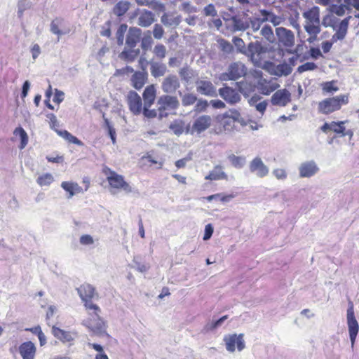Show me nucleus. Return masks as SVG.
Wrapping results in <instances>:
<instances>
[{"instance_id":"obj_55","label":"nucleus","mask_w":359,"mask_h":359,"mask_svg":"<svg viewBox=\"0 0 359 359\" xmlns=\"http://www.w3.org/2000/svg\"><path fill=\"white\" fill-rule=\"evenodd\" d=\"M272 173L279 180H285L287 177L286 170L283 168H276L273 170Z\"/></svg>"},{"instance_id":"obj_42","label":"nucleus","mask_w":359,"mask_h":359,"mask_svg":"<svg viewBox=\"0 0 359 359\" xmlns=\"http://www.w3.org/2000/svg\"><path fill=\"white\" fill-rule=\"evenodd\" d=\"M349 11V8L346 4L336 5L333 4L330 6L329 14H332L333 15L337 16V18L344 16L346 14V11Z\"/></svg>"},{"instance_id":"obj_38","label":"nucleus","mask_w":359,"mask_h":359,"mask_svg":"<svg viewBox=\"0 0 359 359\" xmlns=\"http://www.w3.org/2000/svg\"><path fill=\"white\" fill-rule=\"evenodd\" d=\"M130 8V2L126 1H118L113 8V13L116 16L123 15Z\"/></svg>"},{"instance_id":"obj_12","label":"nucleus","mask_w":359,"mask_h":359,"mask_svg":"<svg viewBox=\"0 0 359 359\" xmlns=\"http://www.w3.org/2000/svg\"><path fill=\"white\" fill-rule=\"evenodd\" d=\"M219 95L223 98L228 104H235L238 103L241 100L240 93L231 87L224 85L222 88H219Z\"/></svg>"},{"instance_id":"obj_34","label":"nucleus","mask_w":359,"mask_h":359,"mask_svg":"<svg viewBox=\"0 0 359 359\" xmlns=\"http://www.w3.org/2000/svg\"><path fill=\"white\" fill-rule=\"evenodd\" d=\"M147 79V74L144 72H136L131 78L133 86L137 90L141 89L145 84Z\"/></svg>"},{"instance_id":"obj_44","label":"nucleus","mask_w":359,"mask_h":359,"mask_svg":"<svg viewBox=\"0 0 359 359\" xmlns=\"http://www.w3.org/2000/svg\"><path fill=\"white\" fill-rule=\"evenodd\" d=\"M169 128L175 135L180 136L184 132V123L182 120H175L170 124Z\"/></svg>"},{"instance_id":"obj_18","label":"nucleus","mask_w":359,"mask_h":359,"mask_svg":"<svg viewBox=\"0 0 359 359\" xmlns=\"http://www.w3.org/2000/svg\"><path fill=\"white\" fill-rule=\"evenodd\" d=\"M212 123V118L208 115H201L195 119L192 128L191 133L194 132L198 134L206 130Z\"/></svg>"},{"instance_id":"obj_36","label":"nucleus","mask_w":359,"mask_h":359,"mask_svg":"<svg viewBox=\"0 0 359 359\" xmlns=\"http://www.w3.org/2000/svg\"><path fill=\"white\" fill-rule=\"evenodd\" d=\"M205 180H227L226 174L222 170L221 165H216L214 169L210 172L209 175L205 177Z\"/></svg>"},{"instance_id":"obj_6","label":"nucleus","mask_w":359,"mask_h":359,"mask_svg":"<svg viewBox=\"0 0 359 359\" xmlns=\"http://www.w3.org/2000/svg\"><path fill=\"white\" fill-rule=\"evenodd\" d=\"M346 318L348 334L350 341L351 343V348H353L356 337L359 331V325L355 317L353 304L351 302L348 303Z\"/></svg>"},{"instance_id":"obj_51","label":"nucleus","mask_w":359,"mask_h":359,"mask_svg":"<svg viewBox=\"0 0 359 359\" xmlns=\"http://www.w3.org/2000/svg\"><path fill=\"white\" fill-rule=\"evenodd\" d=\"M233 195H223L222 194H216L206 197V200L208 201H211L213 199H215L226 203L230 201V200L233 198Z\"/></svg>"},{"instance_id":"obj_9","label":"nucleus","mask_w":359,"mask_h":359,"mask_svg":"<svg viewBox=\"0 0 359 359\" xmlns=\"http://www.w3.org/2000/svg\"><path fill=\"white\" fill-rule=\"evenodd\" d=\"M50 31L52 34L57 36V41L60 36L69 34L71 32V28L69 23L62 18H54L50 24Z\"/></svg>"},{"instance_id":"obj_54","label":"nucleus","mask_w":359,"mask_h":359,"mask_svg":"<svg viewBox=\"0 0 359 359\" xmlns=\"http://www.w3.org/2000/svg\"><path fill=\"white\" fill-rule=\"evenodd\" d=\"M219 45L222 50L226 53H231L233 51V47L232 44L226 40L221 39Z\"/></svg>"},{"instance_id":"obj_56","label":"nucleus","mask_w":359,"mask_h":359,"mask_svg":"<svg viewBox=\"0 0 359 359\" xmlns=\"http://www.w3.org/2000/svg\"><path fill=\"white\" fill-rule=\"evenodd\" d=\"M284 20L282 16L276 15L273 12L271 13L269 22H270L274 27H277L280 25Z\"/></svg>"},{"instance_id":"obj_45","label":"nucleus","mask_w":359,"mask_h":359,"mask_svg":"<svg viewBox=\"0 0 359 359\" xmlns=\"http://www.w3.org/2000/svg\"><path fill=\"white\" fill-rule=\"evenodd\" d=\"M54 181V177L50 173H46L39 176L36 182L41 186H49Z\"/></svg>"},{"instance_id":"obj_29","label":"nucleus","mask_w":359,"mask_h":359,"mask_svg":"<svg viewBox=\"0 0 359 359\" xmlns=\"http://www.w3.org/2000/svg\"><path fill=\"white\" fill-rule=\"evenodd\" d=\"M261 99V96L255 94L249 99L248 103L251 107H255L256 110L263 115L266 111L268 103L266 100L259 102Z\"/></svg>"},{"instance_id":"obj_48","label":"nucleus","mask_w":359,"mask_h":359,"mask_svg":"<svg viewBox=\"0 0 359 359\" xmlns=\"http://www.w3.org/2000/svg\"><path fill=\"white\" fill-rule=\"evenodd\" d=\"M232 41L236 46L237 51L245 55L247 53V47H245L243 40L240 37L234 36Z\"/></svg>"},{"instance_id":"obj_1","label":"nucleus","mask_w":359,"mask_h":359,"mask_svg":"<svg viewBox=\"0 0 359 359\" xmlns=\"http://www.w3.org/2000/svg\"><path fill=\"white\" fill-rule=\"evenodd\" d=\"M352 19V16L348 15L340 20L332 14H327L323 16L321 24L325 27H331L334 34L332 35V41L337 42L338 41L344 40L348 33V28L349 22Z\"/></svg>"},{"instance_id":"obj_30","label":"nucleus","mask_w":359,"mask_h":359,"mask_svg":"<svg viewBox=\"0 0 359 359\" xmlns=\"http://www.w3.org/2000/svg\"><path fill=\"white\" fill-rule=\"evenodd\" d=\"M156 97V88L154 85L147 86L143 93L144 105L146 107H150Z\"/></svg>"},{"instance_id":"obj_26","label":"nucleus","mask_w":359,"mask_h":359,"mask_svg":"<svg viewBox=\"0 0 359 359\" xmlns=\"http://www.w3.org/2000/svg\"><path fill=\"white\" fill-rule=\"evenodd\" d=\"M231 21L232 26V32H244L247 30L250 27V22L247 20H244L243 18L232 16L230 19Z\"/></svg>"},{"instance_id":"obj_43","label":"nucleus","mask_w":359,"mask_h":359,"mask_svg":"<svg viewBox=\"0 0 359 359\" xmlns=\"http://www.w3.org/2000/svg\"><path fill=\"white\" fill-rule=\"evenodd\" d=\"M179 95L181 97L182 104L184 107L192 105L197 101V97L193 93H187L182 94L179 91Z\"/></svg>"},{"instance_id":"obj_13","label":"nucleus","mask_w":359,"mask_h":359,"mask_svg":"<svg viewBox=\"0 0 359 359\" xmlns=\"http://www.w3.org/2000/svg\"><path fill=\"white\" fill-rule=\"evenodd\" d=\"M161 87L165 94H174L180 88V82L176 75L169 74L163 79Z\"/></svg>"},{"instance_id":"obj_15","label":"nucleus","mask_w":359,"mask_h":359,"mask_svg":"<svg viewBox=\"0 0 359 359\" xmlns=\"http://www.w3.org/2000/svg\"><path fill=\"white\" fill-rule=\"evenodd\" d=\"M291 101V93L286 88L278 90L271 97L274 106L285 107Z\"/></svg>"},{"instance_id":"obj_58","label":"nucleus","mask_w":359,"mask_h":359,"mask_svg":"<svg viewBox=\"0 0 359 359\" xmlns=\"http://www.w3.org/2000/svg\"><path fill=\"white\" fill-rule=\"evenodd\" d=\"M274 197L279 198V201L282 203L288 202L290 199V196L287 191H281L275 194Z\"/></svg>"},{"instance_id":"obj_25","label":"nucleus","mask_w":359,"mask_h":359,"mask_svg":"<svg viewBox=\"0 0 359 359\" xmlns=\"http://www.w3.org/2000/svg\"><path fill=\"white\" fill-rule=\"evenodd\" d=\"M79 297L83 301H86V299H91L95 295V287L88 283L81 285L77 289Z\"/></svg>"},{"instance_id":"obj_53","label":"nucleus","mask_w":359,"mask_h":359,"mask_svg":"<svg viewBox=\"0 0 359 359\" xmlns=\"http://www.w3.org/2000/svg\"><path fill=\"white\" fill-rule=\"evenodd\" d=\"M203 14L205 16L216 17L217 15V11L215 9L214 4H209L203 8Z\"/></svg>"},{"instance_id":"obj_16","label":"nucleus","mask_w":359,"mask_h":359,"mask_svg":"<svg viewBox=\"0 0 359 359\" xmlns=\"http://www.w3.org/2000/svg\"><path fill=\"white\" fill-rule=\"evenodd\" d=\"M52 333L55 337L63 343H69L70 345L77 337L78 334L76 331H65L55 326L52 327Z\"/></svg>"},{"instance_id":"obj_8","label":"nucleus","mask_w":359,"mask_h":359,"mask_svg":"<svg viewBox=\"0 0 359 359\" xmlns=\"http://www.w3.org/2000/svg\"><path fill=\"white\" fill-rule=\"evenodd\" d=\"M160 116H163V111L166 110H176L180 107V101L176 96L171 94L163 95L157 101Z\"/></svg>"},{"instance_id":"obj_59","label":"nucleus","mask_w":359,"mask_h":359,"mask_svg":"<svg viewBox=\"0 0 359 359\" xmlns=\"http://www.w3.org/2000/svg\"><path fill=\"white\" fill-rule=\"evenodd\" d=\"M163 34H164V30H163L162 26H161L158 24H156L154 27V30H153V34H154V38L156 39H161L163 37Z\"/></svg>"},{"instance_id":"obj_62","label":"nucleus","mask_w":359,"mask_h":359,"mask_svg":"<svg viewBox=\"0 0 359 359\" xmlns=\"http://www.w3.org/2000/svg\"><path fill=\"white\" fill-rule=\"evenodd\" d=\"M85 302V306L87 309L94 310L95 317H98V313L100 311V308L96 304H93L90 299H86Z\"/></svg>"},{"instance_id":"obj_60","label":"nucleus","mask_w":359,"mask_h":359,"mask_svg":"<svg viewBox=\"0 0 359 359\" xmlns=\"http://www.w3.org/2000/svg\"><path fill=\"white\" fill-rule=\"evenodd\" d=\"M299 13H297L296 15L293 17L291 16L288 18L290 25L298 32L300 31L301 27L299 23L298 22Z\"/></svg>"},{"instance_id":"obj_52","label":"nucleus","mask_w":359,"mask_h":359,"mask_svg":"<svg viewBox=\"0 0 359 359\" xmlns=\"http://www.w3.org/2000/svg\"><path fill=\"white\" fill-rule=\"evenodd\" d=\"M317 68V65L314 62H307L297 68V72L299 73H303L306 71L314 70Z\"/></svg>"},{"instance_id":"obj_50","label":"nucleus","mask_w":359,"mask_h":359,"mask_svg":"<svg viewBox=\"0 0 359 359\" xmlns=\"http://www.w3.org/2000/svg\"><path fill=\"white\" fill-rule=\"evenodd\" d=\"M166 48L163 44H157L154 48L153 53L158 59H163L166 55Z\"/></svg>"},{"instance_id":"obj_3","label":"nucleus","mask_w":359,"mask_h":359,"mask_svg":"<svg viewBox=\"0 0 359 359\" xmlns=\"http://www.w3.org/2000/svg\"><path fill=\"white\" fill-rule=\"evenodd\" d=\"M348 102V95H339L331 98H327L318 103V110L323 114H329L339 110L342 105Z\"/></svg>"},{"instance_id":"obj_21","label":"nucleus","mask_w":359,"mask_h":359,"mask_svg":"<svg viewBox=\"0 0 359 359\" xmlns=\"http://www.w3.org/2000/svg\"><path fill=\"white\" fill-rule=\"evenodd\" d=\"M348 121H332L330 123H325L321 127L320 130L325 133H328L330 131H332L339 136L342 135V133L345 130L344 124L348 123Z\"/></svg>"},{"instance_id":"obj_35","label":"nucleus","mask_w":359,"mask_h":359,"mask_svg":"<svg viewBox=\"0 0 359 359\" xmlns=\"http://www.w3.org/2000/svg\"><path fill=\"white\" fill-rule=\"evenodd\" d=\"M292 69L290 65L283 62L274 66L271 74L277 76H287L292 72Z\"/></svg>"},{"instance_id":"obj_24","label":"nucleus","mask_w":359,"mask_h":359,"mask_svg":"<svg viewBox=\"0 0 359 359\" xmlns=\"http://www.w3.org/2000/svg\"><path fill=\"white\" fill-rule=\"evenodd\" d=\"M35 344L32 341H26L19 346V353L22 359H34L36 353Z\"/></svg>"},{"instance_id":"obj_27","label":"nucleus","mask_w":359,"mask_h":359,"mask_svg":"<svg viewBox=\"0 0 359 359\" xmlns=\"http://www.w3.org/2000/svg\"><path fill=\"white\" fill-rule=\"evenodd\" d=\"M61 187L69 194L67 198L83 192V189L76 182L65 181L61 183Z\"/></svg>"},{"instance_id":"obj_10","label":"nucleus","mask_w":359,"mask_h":359,"mask_svg":"<svg viewBox=\"0 0 359 359\" xmlns=\"http://www.w3.org/2000/svg\"><path fill=\"white\" fill-rule=\"evenodd\" d=\"M243 336V334L225 335L224 341L225 342L226 349L229 352L233 353L236 350V345L238 351H243L245 347Z\"/></svg>"},{"instance_id":"obj_39","label":"nucleus","mask_w":359,"mask_h":359,"mask_svg":"<svg viewBox=\"0 0 359 359\" xmlns=\"http://www.w3.org/2000/svg\"><path fill=\"white\" fill-rule=\"evenodd\" d=\"M227 158L232 166L237 169L243 168L246 163V158L243 156H236L231 154Z\"/></svg>"},{"instance_id":"obj_46","label":"nucleus","mask_w":359,"mask_h":359,"mask_svg":"<svg viewBox=\"0 0 359 359\" xmlns=\"http://www.w3.org/2000/svg\"><path fill=\"white\" fill-rule=\"evenodd\" d=\"M153 43V39L151 36L150 31H147V34H144L141 40V48L143 50L147 51L149 50Z\"/></svg>"},{"instance_id":"obj_57","label":"nucleus","mask_w":359,"mask_h":359,"mask_svg":"<svg viewBox=\"0 0 359 359\" xmlns=\"http://www.w3.org/2000/svg\"><path fill=\"white\" fill-rule=\"evenodd\" d=\"M179 74L182 80L186 82H188L191 77V73L188 67L182 68L179 72Z\"/></svg>"},{"instance_id":"obj_19","label":"nucleus","mask_w":359,"mask_h":359,"mask_svg":"<svg viewBox=\"0 0 359 359\" xmlns=\"http://www.w3.org/2000/svg\"><path fill=\"white\" fill-rule=\"evenodd\" d=\"M128 103L130 110L135 114H140L142 110V102L140 96L135 91L129 92Z\"/></svg>"},{"instance_id":"obj_14","label":"nucleus","mask_w":359,"mask_h":359,"mask_svg":"<svg viewBox=\"0 0 359 359\" xmlns=\"http://www.w3.org/2000/svg\"><path fill=\"white\" fill-rule=\"evenodd\" d=\"M249 170L252 173H254L257 177L260 178L266 177L269 172V168L259 156L254 158L250 162Z\"/></svg>"},{"instance_id":"obj_17","label":"nucleus","mask_w":359,"mask_h":359,"mask_svg":"<svg viewBox=\"0 0 359 359\" xmlns=\"http://www.w3.org/2000/svg\"><path fill=\"white\" fill-rule=\"evenodd\" d=\"M319 168L314 161L303 162L299 167V174L301 177H311L315 175Z\"/></svg>"},{"instance_id":"obj_64","label":"nucleus","mask_w":359,"mask_h":359,"mask_svg":"<svg viewBox=\"0 0 359 359\" xmlns=\"http://www.w3.org/2000/svg\"><path fill=\"white\" fill-rule=\"evenodd\" d=\"M94 243V240L90 235L85 234L80 237V243L83 245H92Z\"/></svg>"},{"instance_id":"obj_33","label":"nucleus","mask_w":359,"mask_h":359,"mask_svg":"<svg viewBox=\"0 0 359 359\" xmlns=\"http://www.w3.org/2000/svg\"><path fill=\"white\" fill-rule=\"evenodd\" d=\"M154 22V14L151 11L144 10L138 18L137 24L143 27L150 26Z\"/></svg>"},{"instance_id":"obj_40","label":"nucleus","mask_w":359,"mask_h":359,"mask_svg":"<svg viewBox=\"0 0 359 359\" xmlns=\"http://www.w3.org/2000/svg\"><path fill=\"white\" fill-rule=\"evenodd\" d=\"M260 34L269 43L276 42V34H274L272 27L269 25H265L260 31Z\"/></svg>"},{"instance_id":"obj_32","label":"nucleus","mask_w":359,"mask_h":359,"mask_svg":"<svg viewBox=\"0 0 359 359\" xmlns=\"http://www.w3.org/2000/svg\"><path fill=\"white\" fill-rule=\"evenodd\" d=\"M97 320H90L87 321L85 325L95 334H99L105 332V325L102 319L100 317H97Z\"/></svg>"},{"instance_id":"obj_47","label":"nucleus","mask_w":359,"mask_h":359,"mask_svg":"<svg viewBox=\"0 0 359 359\" xmlns=\"http://www.w3.org/2000/svg\"><path fill=\"white\" fill-rule=\"evenodd\" d=\"M127 29H128V26L126 24H121L118 27V29L116 31V33L117 44L118 46H121V45L123 44L124 35H125V33L127 31Z\"/></svg>"},{"instance_id":"obj_2","label":"nucleus","mask_w":359,"mask_h":359,"mask_svg":"<svg viewBox=\"0 0 359 359\" xmlns=\"http://www.w3.org/2000/svg\"><path fill=\"white\" fill-rule=\"evenodd\" d=\"M269 51L270 49L267 46L256 41L248 44L245 56L250 58L255 66L261 67L266 59V54Z\"/></svg>"},{"instance_id":"obj_7","label":"nucleus","mask_w":359,"mask_h":359,"mask_svg":"<svg viewBox=\"0 0 359 359\" xmlns=\"http://www.w3.org/2000/svg\"><path fill=\"white\" fill-rule=\"evenodd\" d=\"M275 34L279 45L285 48H292L294 46L295 36L291 30L283 27H278L276 28Z\"/></svg>"},{"instance_id":"obj_31","label":"nucleus","mask_w":359,"mask_h":359,"mask_svg":"<svg viewBox=\"0 0 359 359\" xmlns=\"http://www.w3.org/2000/svg\"><path fill=\"white\" fill-rule=\"evenodd\" d=\"M151 74L154 78L161 77L165 75L167 72V67L165 64L159 62H150Z\"/></svg>"},{"instance_id":"obj_23","label":"nucleus","mask_w":359,"mask_h":359,"mask_svg":"<svg viewBox=\"0 0 359 359\" xmlns=\"http://www.w3.org/2000/svg\"><path fill=\"white\" fill-rule=\"evenodd\" d=\"M279 86V84L276 81L273 80L267 81L265 79H260L257 83L258 90L264 95H270L272 92L278 89Z\"/></svg>"},{"instance_id":"obj_37","label":"nucleus","mask_w":359,"mask_h":359,"mask_svg":"<svg viewBox=\"0 0 359 359\" xmlns=\"http://www.w3.org/2000/svg\"><path fill=\"white\" fill-rule=\"evenodd\" d=\"M13 135L15 137H19L20 140V144L19 145L20 149H23L25 148L28 143V135L26 131L22 128V127H18L16 128L13 131Z\"/></svg>"},{"instance_id":"obj_4","label":"nucleus","mask_w":359,"mask_h":359,"mask_svg":"<svg viewBox=\"0 0 359 359\" xmlns=\"http://www.w3.org/2000/svg\"><path fill=\"white\" fill-rule=\"evenodd\" d=\"M303 18L305 19L304 28L309 31H316L321 29L320 8L318 6H313L302 13Z\"/></svg>"},{"instance_id":"obj_41","label":"nucleus","mask_w":359,"mask_h":359,"mask_svg":"<svg viewBox=\"0 0 359 359\" xmlns=\"http://www.w3.org/2000/svg\"><path fill=\"white\" fill-rule=\"evenodd\" d=\"M55 132L58 135L66 140L70 143L75 144L79 146H83V143L79 140L76 137L72 135L67 130H55Z\"/></svg>"},{"instance_id":"obj_11","label":"nucleus","mask_w":359,"mask_h":359,"mask_svg":"<svg viewBox=\"0 0 359 359\" xmlns=\"http://www.w3.org/2000/svg\"><path fill=\"white\" fill-rule=\"evenodd\" d=\"M109 175H107V179L109 185L114 189H122L126 193L132 192V188L127 183L122 175H120L114 171L108 169Z\"/></svg>"},{"instance_id":"obj_5","label":"nucleus","mask_w":359,"mask_h":359,"mask_svg":"<svg viewBox=\"0 0 359 359\" xmlns=\"http://www.w3.org/2000/svg\"><path fill=\"white\" fill-rule=\"evenodd\" d=\"M247 74V67L241 62H235L229 65L227 71L220 75L221 81H236Z\"/></svg>"},{"instance_id":"obj_49","label":"nucleus","mask_w":359,"mask_h":359,"mask_svg":"<svg viewBox=\"0 0 359 359\" xmlns=\"http://www.w3.org/2000/svg\"><path fill=\"white\" fill-rule=\"evenodd\" d=\"M228 318V316H224L221 317L219 319L216 320H212V322L208 323L205 325V329L207 330H213L219 327H220L222 323Z\"/></svg>"},{"instance_id":"obj_61","label":"nucleus","mask_w":359,"mask_h":359,"mask_svg":"<svg viewBox=\"0 0 359 359\" xmlns=\"http://www.w3.org/2000/svg\"><path fill=\"white\" fill-rule=\"evenodd\" d=\"M208 106V103L207 100H198L195 107L194 111H204Z\"/></svg>"},{"instance_id":"obj_28","label":"nucleus","mask_w":359,"mask_h":359,"mask_svg":"<svg viewBox=\"0 0 359 359\" xmlns=\"http://www.w3.org/2000/svg\"><path fill=\"white\" fill-rule=\"evenodd\" d=\"M140 50L138 48H130L126 46L119 54L118 57L121 60L127 62H132L137 57V56L140 55Z\"/></svg>"},{"instance_id":"obj_63","label":"nucleus","mask_w":359,"mask_h":359,"mask_svg":"<svg viewBox=\"0 0 359 359\" xmlns=\"http://www.w3.org/2000/svg\"><path fill=\"white\" fill-rule=\"evenodd\" d=\"M134 72V69L130 66H126L121 69H118L116 70L114 75L115 76H123L125 74H129Z\"/></svg>"},{"instance_id":"obj_20","label":"nucleus","mask_w":359,"mask_h":359,"mask_svg":"<svg viewBox=\"0 0 359 359\" xmlns=\"http://www.w3.org/2000/svg\"><path fill=\"white\" fill-rule=\"evenodd\" d=\"M142 30L137 27H130L126 39V45L128 48H134L140 42Z\"/></svg>"},{"instance_id":"obj_22","label":"nucleus","mask_w":359,"mask_h":359,"mask_svg":"<svg viewBox=\"0 0 359 359\" xmlns=\"http://www.w3.org/2000/svg\"><path fill=\"white\" fill-rule=\"evenodd\" d=\"M198 93L206 96H216V88L210 81L199 80L196 82Z\"/></svg>"}]
</instances>
